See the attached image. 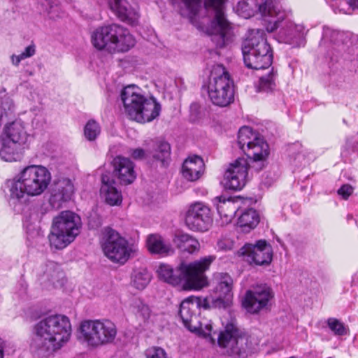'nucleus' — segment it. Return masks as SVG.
<instances>
[{
    "mask_svg": "<svg viewBox=\"0 0 358 358\" xmlns=\"http://www.w3.org/2000/svg\"><path fill=\"white\" fill-rule=\"evenodd\" d=\"M215 260L208 256L189 263L182 262L176 270L168 264H161L157 273L160 279L173 285H180L183 290H198L208 285L205 272Z\"/></svg>",
    "mask_w": 358,
    "mask_h": 358,
    "instance_id": "obj_5",
    "label": "nucleus"
},
{
    "mask_svg": "<svg viewBox=\"0 0 358 358\" xmlns=\"http://www.w3.org/2000/svg\"><path fill=\"white\" fill-rule=\"evenodd\" d=\"M81 227L80 217L69 210L62 211L52 222L48 236L50 244L56 249H63L78 235Z\"/></svg>",
    "mask_w": 358,
    "mask_h": 358,
    "instance_id": "obj_11",
    "label": "nucleus"
},
{
    "mask_svg": "<svg viewBox=\"0 0 358 358\" xmlns=\"http://www.w3.org/2000/svg\"><path fill=\"white\" fill-rule=\"evenodd\" d=\"M100 133L101 127L94 120H89L84 127V136L90 141H95Z\"/></svg>",
    "mask_w": 358,
    "mask_h": 358,
    "instance_id": "obj_38",
    "label": "nucleus"
},
{
    "mask_svg": "<svg viewBox=\"0 0 358 358\" xmlns=\"http://www.w3.org/2000/svg\"><path fill=\"white\" fill-rule=\"evenodd\" d=\"M74 193L72 181L66 178H62L55 181L51 191L49 203L55 209H59L62 204L71 199Z\"/></svg>",
    "mask_w": 358,
    "mask_h": 358,
    "instance_id": "obj_19",
    "label": "nucleus"
},
{
    "mask_svg": "<svg viewBox=\"0 0 358 358\" xmlns=\"http://www.w3.org/2000/svg\"><path fill=\"white\" fill-rule=\"evenodd\" d=\"M14 345L8 341L0 340V358H3V352L13 351Z\"/></svg>",
    "mask_w": 358,
    "mask_h": 358,
    "instance_id": "obj_44",
    "label": "nucleus"
},
{
    "mask_svg": "<svg viewBox=\"0 0 358 358\" xmlns=\"http://www.w3.org/2000/svg\"><path fill=\"white\" fill-rule=\"evenodd\" d=\"M249 136H250L251 138H253V131L250 127L244 126L239 129L237 143L239 148L243 152L254 143V141H248Z\"/></svg>",
    "mask_w": 358,
    "mask_h": 358,
    "instance_id": "obj_37",
    "label": "nucleus"
},
{
    "mask_svg": "<svg viewBox=\"0 0 358 358\" xmlns=\"http://www.w3.org/2000/svg\"><path fill=\"white\" fill-rule=\"evenodd\" d=\"M227 0H172L180 15L211 36L217 48L225 46L230 38V26L225 17Z\"/></svg>",
    "mask_w": 358,
    "mask_h": 358,
    "instance_id": "obj_1",
    "label": "nucleus"
},
{
    "mask_svg": "<svg viewBox=\"0 0 358 358\" xmlns=\"http://www.w3.org/2000/svg\"><path fill=\"white\" fill-rule=\"evenodd\" d=\"M240 252L257 265L268 264L273 257L272 247L264 240L258 241L255 245L245 244Z\"/></svg>",
    "mask_w": 358,
    "mask_h": 358,
    "instance_id": "obj_18",
    "label": "nucleus"
},
{
    "mask_svg": "<svg viewBox=\"0 0 358 358\" xmlns=\"http://www.w3.org/2000/svg\"><path fill=\"white\" fill-rule=\"evenodd\" d=\"M147 247L152 254H157L162 256L168 255L173 252V248L170 243L159 234H151L147 238Z\"/></svg>",
    "mask_w": 358,
    "mask_h": 358,
    "instance_id": "obj_29",
    "label": "nucleus"
},
{
    "mask_svg": "<svg viewBox=\"0 0 358 358\" xmlns=\"http://www.w3.org/2000/svg\"><path fill=\"white\" fill-rule=\"evenodd\" d=\"M130 310L135 315L139 325L145 324L150 317L151 310L149 306L141 299H133L130 305Z\"/></svg>",
    "mask_w": 358,
    "mask_h": 358,
    "instance_id": "obj_33",
    "label": "nucleus"
},
{
    "mask_svg": "<svg viewBox=\"0 0 358 358\" xmlns=\"http://www.w3.org/2000/svg\"><path fill=\"white\" fill-rule=\"evenodd\" d=\"M36 53V46L34 44H31L26 47L24 50L20 53L21 58L25 59L27 58L31 57L34 55Z\"/></svg>",
    "mask_w": 358,
    "mask_h": 358,
    "instance_id": "obj_46",
    "label": "nucleus"
},
{
    "mask_svg": "<svg viewBox=\"0 0 358 358\" xmlns=\"http://www.w3.org/2000/svg\"><path fill=\"white\" fill-rule=\"evenodd\" d=\"M232 285L233 280L229 275L227 273H220L218 275V282L215 289L216 292L219 294V296L212 301L214 307H224V301L222 297L227 298V300L229 301Z\"/></svg>",
    "mask_w": 358,
    "mask_h": 358,
    "instance_id": "obj_26",
    "label": "nucleus"
},
{
    "mask_svg": "<svg viewBox=\"0 0 358 358\" xmlns=\"http://www.w3.org/2000/svg\"><path fill=\"white\" fill-rule=\"evenodd\" d=\"M352 215H348V219L350 220V219H352Z\"/></svg>",
    "mask_w": 358,
    "mask_h": 358,
    "instance_id": "obj_52",
    "label": "nucleus"
},
{
    "mask_svg": "<svg viewBox=\"0 0 358 358\" xmlns=\"http://www.w3.org/2000/svg\"><path fill=\"white\" fill-rule=\"evenodd\" d=\"M116 325L109 320H86L81 322L78 340L92 348L114 343L117 336Z\"/></svg>",
    "mask_w": 358,
    "mask_h": 358,
    "instance_id": "obj_9",
    "label": "nucleus"
},
{
    "mask_svg": "<svg viewBox=\"0 0 358 358\" xmlns=\"http://www.w3.org/2000/svg\"><path fill=\"white\" fill-rule=\"evenodd\" d=\"M243 152L248 158L252 159L254 162H260L262 165L259 169H261L269 155V147L267 143L262 138L258 141L254 142Z\"/></svg>",
    "mask_w": 358,
    "mask_h": 358,
    "instance_id": "obj_27",
    "label": "nucleus"
},
{
    "mask_svg": "<svg viewBox=\"0 0 358 358\" xmlns=\"http://www.w3.org/2000/svg\"><path fill=\"white\" fill-rule=\"evenodd\" d=\"M105 256L113 263L124 264L136 252V247L118 232L110 228L106 229L101 244Z\"/></svg>",
    "mask_w": 358,
    "mask_h": 358,
    "instance_id": "obj_13",
    "label": "nucleus"
},
{
    "mask_svg": "<svg viewBox=\"0 0 358 358\" xmlns=\"http://www.w3.org/2000/svg\"><path fill=\"white\" fill-rule=\"evenodd\" d=\"M101 182L100 194L105 202L111 206L120 205L122 201V194L115 186V182L111 173H103Z\"/></svg>",
    "mask_w": 358,
    "mask_h": 358,
    "instance_id": "obj_20",
    "label": "nucleus"
},
{
    "mask_svg": "<svg viewBox=\"0 0 358 358\" xmlns=\"http://www.w3.org/2000/svg\"><path fill=\"white\" fill-rule=\"evenodd\" d=\"M91 40L97 50L111 53L127 52L136 43L129 30L117 24L97 28L92 34Z\"/></svg>",
    "mask_w": 358,
    "mask_h": 358,
    "instance_id": "obj_7",
    "label": "nucleus"
},
{
    "mask_svg": "<svg viewBox=\"0 0 358 358\" xmlns=\"http://www.w3.org/2000/svg\"><path fill=\"white\" fill-rule=\"evenodd\" d=\"M145 358H168L166 351L160 347H150L144 352Z\"/></svg>",
    "mask_w": 358,
    "mask_h": 358,
    "instance_id": "obj_40",
    "label": "nucleus"
},
{
    "mask_svg": "<svg viewBox=\"0 0 358 358\" xmlns=\"http://www.w3.org/2000/svg\"><path fill=\"white\" fill-rule=\"evenodd\" d=\"M248 162L243 157L230 163L224 175L225 187L233 190L241 189L248 181Z\"/></svg>",
    "mask_w": 358,
    "mask_h": 358,
    "instance_id": "obj_16",
    "label": "nucleus"
},
{
    "mask_svg": "<svg viewBox=\"0 0 358 358\" xmlns=\"http://www.w3.org/2000/svg\"><path fill=\"white\" fill-rule=\"evenodd\" d=\"M110 8L122 20L129 24H135L139 18L136 9L131 8L126 0H107Z\"/></svg>",
    "mask_w": 358,
    "mask_h": 358,
    "instance_id": "obj_22",
    "label": "nucleus"
},
{
    "mask_svg": "<svg viewBox=\"0 0 358 358\" xmlns=\"http://www.w3.org/2000/svg\"><path fill=\"white\" fill-rule=\"evenodd\" d=\"M148 153L149 157L166 165L171 156L170 144L164 140H151L148 143Z\"/></svg>",
    "mask_w": 358,
    "mask_h": 358,
    "instance_id": "obj_24",
    "label": "nucleus"
},
{
    "mask_svg": "<svg viewBox=\"0 0 358 358\" xmlns=\"http://www.w3.org/2000/svg\"><path fill=\"white\" fill-rule=\"evenodd\" d=\"M262 138L259 136L256 133L253 131V138H251L250 136H248V141H258L259 139H261Z\"/></svg>",
    "mask_w": 358,
    "mask_h": 358,
    "instance_id": "obj_51",
    "label": "nucleus"
},
{
    "mask_svg": "<svg viewBox=\"0 0 358 358\" xmlns=\"http://www.w3.org/2000/svg\"><path fill=\"white\" fill-rule=\"evenodd\" d=\"M204 169L203 159L199 156L187 158L182 164V173L189 181L197 180L202 175Z\"/></svg>",
    "mask_w": 358,
    "mask_h": 358,
    "instance_id": "obj_25",
    "label": "nucleus"
},
{
    "mask_svg": "<svg viewBox=\"0 0 358 358\" xmlns=\"http://www.w3.org/2000/svg\"><path fill=\"white\" fill-rule=\"evenodd\" d=\"M305 160V157L303 155H301L300 153L297 154L296 156L293 159V164L295 166H300L303 161Z\"/></svg>",
    "mask_w": 358,
    "mask_h": 358,
    "instance_id": "obj_47",
    "label": "nucleus"
},
{
    "mask_svg": "<svg viewBox=\"0 0 358 358\" xmlns=\"http://www.w3.org/2000/svg\"><path fill=\"white\" fill-rule=\"evenodd\" d=\"M248 4L245 2H239L237 4L236 9L238 12H240V15H241L245 18H248L252 15V13L248 10Z\"/></svg>",
    "mask_w": 358,
    "mask_h": 358,
    "instance_id": "obj_43",
    "label": "nucleus"
},
{
    "mask_svg": "<svg viewBox=\"0 0 358 358\" xmlns=\"http://www.w3.org/2000/svg\"><path fill=\"white\" fill-rule=\"evenodd\" d=\"M208 96L214 105L225 107L234 101L233 81L223 65H213L208 85Z\"/></svg>",
    "mask_w": 358,
    "mask_h": 358,
    "instance_id": "obj_12",
    "label": "nucleus"
},
{
    "mask_svg": "<svg viewBox=\"0 0 358 358\" xmlns=\"http://www.w3.org/2000/svg\"><path fill=\"white\" fill-rule=\"evenodd\" d=\"M278 72L271 68L267 74L259 78L257 91L259 92L269 93L273 92L277 87Z\"/></svg>",
    "mask_w": 358,
    "mask_h": 358,
    "instance_id": "obj_34",
    "label": "nucleus"
},
{
    "mask_svg": "<svg viewBox=\"0 0 358 358\" xmlns=\"http://www.w3.org/2000/svg\"><path fill=\"white\" fill-rule=\"evenodd\" d=\"M114 173L123 185L132 183L136 176L134 171V163L127 157L117 156L113 161Z\"/></svg>",
    "mask_w": 358,
    "mask_h": 358,
    "instance_id": "obj_21",
    "label": "nucleus"
},
{
    "mask_svg": "<svg viewBox=\"0 0 358 358\" xmlns=\"http://www.w3.org/2000/svg\"><path fill=\"white\" fill-rule=\"evenodd\" d=\"M45 213V210L40 207H34L30 210L29 222L31 224L40 223Z\"/></svg>",
    "mask_w": 358,
    "mask_h": 358,
    "instance_id": "obj_41",
    "label": "nucleus"
},
{
    "mask_svg": "<svg viewBox=\"0 0 358 358\" xmlns=\"http://www.w3.org/2000/svg\"><path fill=\"white\" fill-rule=\"evenodd\" d=\"M349 39V34L343 31L331 29L329 27H324L323 31L322 40H329L331 43L336 44L345 43Z\"/></svg>",
    "mask_w": 358,
    "mask_h": 358,
    "instance_id": "obj_36",
    "label": "nucleus"
},
{
    "mask_svg": "<svg viewBox=\"0 0 358 358\" xmlns=\"http://www.w3.org/2000/svg\"><path fill=\"white\" fill-rule=\"evenodd\" d=\"M255 1L260 13L266 21V30L268 33H274L276 41L293 47L304 45L306 27L303 24H296L289 18L290 11L281 10L273 0Z\"/></svg>",
    "mask_w": 358,
    "mask_h": 358,
    "instance_id": "obj_3",
    "label": "nucleus"
},
{
    "mask_svg": "<svg viewBox=\"0 0 358 358\" xmlns=\"http://www.w3.org/2000/svg\"><path fill=\"white\" fill-rule=\"evenodd\" d=\"M22 60H24V59L22 58H21L20 55H13L11 56L12 64L16 66H17L19 65V64L20 63V62Z\"/></svg>",
    "mask_w": 358,
    "mask_h": 358,
    "instance_id": "obj_49",
    "label": "nucleus"
},
{
    "mask_svg": "<svg viewBox=\"0 0 358 358\" xmlns=\"http://www.w3.org/2000/svg\"><path fill=\"white\" fill-rule=\"evenodd\" d=\"M334 13H337V10H336V9H334Z\"/></svg>",
    "mask_w": 358,
    "mask_h": 358,
    "instance_id": "obj_53",
    "label": "nucleus"
},
{
    "mask_svg": "<svg viewBox=\"0 0 358 358\" xmlns=\"http://www.w3.org/2000/svg\"><path fill=\"white\" fill-rule=\"evenodd\" d=\"M20 147L21 145L3 138L0 149V157L3 161L8 162L20 160L22 157Z\"/></svg>",
    "mask_w": 358,
    "mask_h": 358,
    "instance_id": "obj_30",
    "label": "nucleus"
},
{
    "mask_svg": "<svg viewBox=\"0 0 358 358\" xmlns=\"http://www.w3.org/2000/svg\"><path fill=\"white\" fill-rule=\"evenodd\" d=\"M210 307L207 298L191 296L181 302L178 315L185 327L190 331L207 337L210 336L211 323L206 319L201 320L198 313L200 308L208 309Z\"/></svg>",
    "mask_w": 358,
    "mask_h": 358,
    "instance_id": "obj_10",
    "label": "nucleus"
},
{
    "mask_svg": "<svg viewBox=\"0 0 358 358\" xmlns=\"http://www.w3.org/2000/svg\"><path fill=\"white\" fill-rule=\"evenodd\" d=\"M43 12L49 14L50 8L52 7V3L49 1H45V3H41Z\"/></svg>",
    "mask_w": 358,
    "mask_h": 358,
    "instance_id": "obj_48",
    "label": "nucleus"
},
{
    "mask_svg": "<svg viewBox=\"0 0 358 358\" xmlns=\"http://www.w3.org/2000/svg\"><path fill=\"white\" fill-rule=\"evenodd\" d=\"M173 241L179 249L189 253L198 251L200 248L199 241L187 234H179L176 235Z\"/></svg>",
    "mask_w": 358,
    "mask_h": 358,
    "instance_id": "obj_32",
    "label": "nucleus"
},
{
    "mask_svg": "<svg viewBox=\"0 0 358 358\" xmlns=\"http://www.w3.org/2000/svg\"><path fill=\"white\" fill-rule=\"evenodd\" d=\"M5 139L17 143L24 144L27 138L24 123L20 120L14 121L6 126L4 129Z\"/></svg>",
    "mask_w": 358,
    "mask_h": 358,
    "instance_id": "obj_28",
    "label": "nucleus"
},
{
    "mask_svg": "<svg viewBox=\"0 0 358 358\" xmlns=\"http://www.w3.org/2000/svg\"><path fill=\"white\" fill-rule=\"evenodd\" d=\"M151 280V275L145 268H138L133 271L131 283L138 289L142 290L146 287Z\"/></svg>",
    "mask_w": 358,
    "mask_h": 358,
    "instance_id": "obj_35",
    "label": "nucleus"
},
{
    "mask_svg": "<svg viewBox=\"0 0 358 358\" xmlns=\"http://www.w3.org/2000/svg\"><path fill=\"white\" fill-rule=\"evenodd\" d=\"M219 345L226 348L229 355L234 358H244L246 356L245 339L233 322L227 324L223 331L218 336Z\"/></svg>",
    "mask_w": 358,
    "mask_h": 358,
    "instance_id": "obj_14",
    "label": "nucleus"
},
{
    "mask_svg": "<svg viewBox=\"0 0 358 358\" xmlns=\"http://www.w3.org/2000/svg\"><path fill=\"white\" fill-rule=\"evenodd\" d=\"M129 153L131 157L134 159H143L146 157H149L148 153V146L146 147L145 150L140 148L131 149Z\"/></svg>",
    "mask_w": 358,
    "mask_h": 358,
    "instance_id": "obj_42",
    "label": "nucleus"
},
{
    "mask_svg": "<svg viewBox=\"0 0 358 358\" xmlns=\"http://www.w3.org/2000/svg\"><path fill=\"white\" fill-rule=\"evenodd\" d=\"M71 324L64 315L45 317L33 327L30 349L35 357L50 358L69 340Z\"/></svg>",
    "mask_w": 358,
    "mask_h": 358,
    "instance_id": "obj_2",
    "label": "nucleus"
},
{
    "mask_svg": "<svg viewBox=\"0 0 358 358\" xmlns=\"http://www.w3.org/2000/svg\"><path fill=\"white\" fill-rule=\"evenodd\" d=\"M218 214L225 223L230 222L234 217L238 206L231 198L224 196H216L213 199Z\"/></svg>",
    "mask_w": 358,
    "mask_h": 358,
    "instance_id": "obj_23",
    "label": "nucleus"
},
{
    "mask_svg": "<svg viewBox=\"0 0 358 358\" xmlns=\"http://www.w3.org/2000/svg\"><path fill=\"white\" fill-rule=\"evenodd\" d=\"M327 325L336 336H343L347 334V329L344 324L338 319L331 317L327 320Z\"/></svg>",
    "mask_w": 358,
    "mask_h": 358,
    "instance_id": "obj_39",
    "label": "nucleus"
},
{
    "mask_svg": "<svg viewBox=\"0 0 358 358\" xmlns=\"http://www.w3.org/2000/svg\"><path fill=\"white\" fill-rule=\"evenodd\" d=\"M346 3L352 10L358 9V0H348Z\"/></svg>",
    "mask_w": 358,
    "mask_h": 358,
    "instance_id": "obj_50",
    "label": "nucleus"
},
{
    "mask_svg": "<svg viewBox=\"0 0 358 358\" xmlns=\"http://www.w3.org/2000/svg\"><path fill=\"white\" fill-rule=\"evenodd\" d=\"M212 221L210 209L202 202L190 204L185 213V225L192 231H206L210 227Z\"/></svg>",
    "mask_w": 358,
    "mask_h": 358,
    "instance_id": "obj_15",
    "label": "nucleus"
},
{
    "mask_svg": "<svg viewBox=\"0 0 358 358\" xmlns=\"http://www.w3.org/2000/svg\"><path fill=\"white\" fill-rule=\"evenodd\" d=\"M52 180L50 171L42 165L24 168L15 178L5 183L6 195L10 206L20 202L25 195L37 196L48 187Z\"/></svg>",
    "mask_w": 358,
    "mask_h": 358,
    "instance_id": "obj_4",
    "label": "nucleus"
},
{
    "mask_svg": "<svg viewBox=\"0 0 358 358\" xmlns=\"http://www.w3.org/2000/svg\"><path fill=\"white\" fill-rule=\"evenodd\" d=\"M243 61L248 68L262 69L273 62L272 50L262 29L251 30L242 46Z\"/></svg>",
    "mask_w": 358,
    "mask_h": 358,
    "instance_id": "obj_8",
    "label": "nucleus"
},
{
    "mask_svg": "<svg viewBox=\"0 0 358 358\" xmlns=\"http://www.w3.org/2000/svg\"><path fill=\"white\" fill-rule=\"evenodd\" d=\"M259 222V216L257 212L249 208L241 213L238 220V226L244 232H249L255 228Z\"/></svg>",
    "mask_w": 358,
    "mask_h": 358,
    "instance_id": "obj_31",
    "label": "nucleus"
},
{
    "mask_svg": "<svg viewBox=\"0 0 358 358\" xmlns=\"http://www.w3.org/2000/svg\"><path fill=\"white\" fill-rule=\"evenodd\" d=\"M353 192V188L350 185H343L338 190V194L344 199H347Z\"/></svg>",
    "mask_w": 358,
    "mask_h": 358,
    "instance_id": "obj_45",
    "label": "nucleus"
},
{
    "mask_svg": "<svg viewBox=\"0 0 358 358\" xmlns=\"http://www.w3.org/2000/svg\"><path fill=\"white\" fill-rule=\"evenodd\" d=\"M124 113L138 122H149L159 116L161 105L154 98H146L135 85L125 87L121 92Z\"/></svg>",
    "mask_w": 358,
    "mask_h": 358,
    "instance_id": "obj_6",
    "label": "nucleus"
},
{
    "mask_svg": "<svg viewBox=\"0 0 358 358\" xmlns=\"http://www.w3.org/2000/svg\"><path fill=\"white\" fill-rule=\"evenodd\" d=\"M271 289L264 285L257 287L253 291H247L242 301L243 307L250 313H257L266 307L273 298Z\"/></svg>",
    "mask_w": 358,
    "mask_h": 358,
    "instance_id": "obj_17",
    "label": "nucleus"
}]
</instances>
